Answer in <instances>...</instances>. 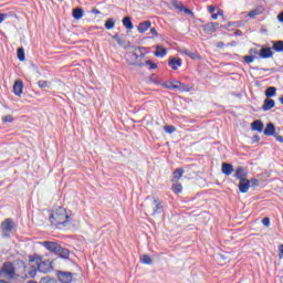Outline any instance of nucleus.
Wrapping results in <instances>:
<instances>
[{"mask_svg": "<svg viewBox=\"0 0 283 283\" xmlns=\"http://www.w3.org/2000/svg\"><path fill=\"white\" fill-rule=\"evenodd\" d=\"M262 224H263L264 227H271V219H269V218H263V219H262Z\"/></svg>", "mask_w": 283, "mask_h": 283, "instance_id": "nucleus-43", "label": "nucleus"}, {"mask_svg": "<svg viewBox=\"0 0 283 283\" xmlns=\"http://www.w3.org/2000/svg\"><path fill=\"white\" fill-rule=\"evenodd\" d=\"M40 283H56L54 279H50V276L41 279Z\"/></svg>", "mask_w": 283, "mask_h": 283, "instance_id": "nucleus-42", "label": "nucleus"}, {"mask_svg": "<svg viewBox=\"0 0 283 283\" xmlns=\"http://www.w3.org/2000/svg\"><path fill=\"white\" fill-rule=\"evenodd\" d=\"M94 12L95 14H101V11H98L97 9Z\"/></svg>", "mask_w": 283, "mask_h": 283, "instance_id": "nucleus-57", "label": "nucleus"}, {"mask_svg": "<svg viewBox=\"0 0 283 283\" xmlns=\"http://www.w3.org/2000/svg\"><path fill=\"white\" fill-rule=\"evenodd\" d=\"M42 247H45L48 251H51V253H54L55 255L61 249V245H59V243L52 241L42 242Z\"/></svg>", "mask_w": 283, "mask_h": 283, "instance_id": "nucleus-8", "label": "nucleus"}, {"mask_svg": "<svg viewBox=\"0 0 283 283\" xmlns=\"http://www.w3.org/2000/svg\"><path fill=\"white\" fill-rule=\"evenodd\" d=\"M164 132H166V134H174V132H176V127L172 125H166L164 126Z\"/></svg>", "mask_w": 283, "mask_h": 283, "instance_id": "nucleus-38", "label": "nucleus"}, {"mask_svg": "<svg viewBox=\"0 0 283 283\" xmlns=\"http://www.w3.org/2000/svg\"><path fill=\"white\" fill-rule=\"evenodd\" d=\"M251 127L253 132H262V129H264V124L262 120L258 119L251 124Z\"/></svg>", "mask_w": 283, "mask_h": 283, "instance_id": "nucleus-20", "label": "nucleus"}, {"mask_svg": "<svg viewBox=\"0 0 283 283\" xmlns=\"http://www.w3.org/2000/svg\"><path fill=\"white\" fill-rule=\"evenodd\" d=\"M150 34H153V36H158V31L156 30V28L150 29Z\"/></svg>", "mask_w": 283, "mask_h": 283, "instance_id": "nucleus-45", "label": "nucleus"}, {"mask_svg": "<svg viewBox=\"0 0 283 283\" xmlns=\"http://www.w3.org/2000/svg\"><path fill=\"white\" fill-rule=\"evenodd\" d=\"M27 283H36V282H34V281H29V282H27Z\"/></svg>", "mask_w": 283, "mask_h": 283, "instance_id": "nucleus-58", "label": "nucleus"}, {"mask_svg": "<svg viewBox=\"0 0 283 283\" xmlns=\"http://www.w3.org/2000/svg\"><path fill=\"white\" fill-rule=\"evenodd\" d=\"M144 65H149L150 70L158 69V64L154 63L151 60H147Z\"/></svg>", "mask_w": 283, "mask_h": 283, "instance_id": "nucleus-39", "label": "nucleus"}, {"mask_svg": "<svg viewBox=\"0 0 283 283\" xmlns=\"http://www.w3.org/2000/svg\"><path fill=\"white\" fill-rule=\"evenodd\" d=\"M150 28H151V21L146 20L139 23V25L137 27V30L139 34H145V32H147Z\"/></svg>", "mask_w": 283, "mask_h": 283, "instance_id": "nucleus-12", "label": "nucleus"}, {"mask_svg": "<svg viewBox=\"0 0 283 283\" xmlns=\"http://www.w3.org/2000/svg\"><path fill=\"white\" fill-rule=\"evenodd\" d=\"M277 19H279L280 23H283V11L281 13H279Z\"/></svg>", "mask_w": 283, "mask_h": 283, "instance_id": "nucleus-49", "label": "nucleus"}, {"mask_svg": "<svg viewBox=\"0 0 283 283\" xmlns=\"http://www.w3.org/2000/svg\"><path fill=\"white\" fill-rule=\"evenodd\" d=\"M73 17L77 20L83 19V9H78V8L74 9Z\"/></svg>", "mask_w": 283, "mask_h": 283, "instance_id": "nucleus-29", "label": "nucleus"}, {"mask_svg": "<svg viewBox=\"0 0 283 283\" xmlns=\"http://www.w3.org/2000/svg\"><path fill=\"white\" fill-rule=\"evenodd\" d=\"M221 171L224 176H231V174H233V165L223 163L221 165Z\"/></svg>", "mask_w": 283, "mask_h": 283, "instance_id": "nucleus-16", "label": "nucleus"}, {"mask_svg": "<svg viewBox=\"0 0 283 283\" xmlns=\"http://www.w3.org/2000/svg\"><path fill=\"white\" fill-rule=\"evenodd\" d=\"M8 17L7 13H0V23H3V20Z\"/></svg>", "mask_w": 283, "mask_h": 283, "instance_id": "nucleus-47", "label": "nucleus"}, {"mask_svg": "<svg viewBox=\"0 0 283 283\" xmlns=\"http://www.w3.org/2000/svg\"><path fill=\"white\" fill-rule=\"evenodd\" d=\"M32 268L36 269L40 273H51L53 271L52 261H41V258L36 256L30 260Z\"/></svg>", "mask_w": 283, "mask_h": 283, "instance_id": "nucleus-2", "label": "nucleus"}, {"mask_svg": "<svg viewBox=\"0 0 283 283\" xmlns=\"http://www.w3.org/2000/svg\"><path fill=\"white\" fill-rule=\"evenodd\" d=\"M233 178H235L237 180L241 181V180H247L249 178V171L247 170V168L239 166L235 169V172L233 175Z\"/></svg>", "mask_w": 283, "mask_h": 283, "instance_id": "nucleus-6", "label": "nucleus"}, {"mask_svg": "<svg viewBox=\"0 0 283 283\" xmlns=\"http://www.w3.org/2000/svg\"><path fill=\"white\" fill-rule=\"evenodd\" d=\"M265 136H274L275 135V125L273 123H269L264 129Z\"/></svg>", "mask_w": 283, "mask_h": 283, "instance_id": "nucleus-22", "label": "nucleus"}, {"mask_svg": "<svg viewBox=\"0 0 283 283\" xmlns=\"http://www.w3.org/2000/svg\"><path fill=\"white\" fill-rule=\"evenodd\" d=\"M253 143H260V136L255 135L252 137Z\"/></svg>", "mask_w": 283, "mask_h": 283, "instance_id": "nucleus-48", "label": "nucleus"}, {"mask_svg": "<svg viewBox=\"0 0 283 283\" xmlns=\"http://www.w3.org/2000/svg\"><path fill=\"white\" fill-rule=\"evenodd\" d=\"M219 27L220 24L218 22L207 23L203 25V32H206V34H213Z\"/></svg>", "mask_w": 283, "mask_h": 283, "instance_id": "nucleus-10", "label": "nucleus"}, {"mask_svg": "<svg viewBox=\"0 0 283 283\" xmlns=\"http://www.w3.org/2000/svg\"><path fill=\"white\" fill-rule=\"evenodd\" d=\"M211 19H213V20L218 19V14L217 13H212L211 14Z\"/></svg>", "mask_w": 283, "mask_h": 283, "instance_id": "nucleus-53", "label": "nucleus"}, {"mask_svg": "<svg viewBox=\"0 0 283 283\" xmlns=\"http://www.w3.org/2000/svg\"><path fill=\"white\" fill-rule=\"evenodd\" d=\"M259 14H262V11H260V9H254L248 13V17H250V19H255Z\"/></svg>", "mask_w": 283, "mask_h": 283, "instance_id": "nucleus-30", "label": "nucleus"}, {"mask_svg": "<svg viewBox=\"0 0 283 283\" xmlns=\"http://www.w3.org/2000/svg\"><path fill=\"white\" fill-rule=\"evenodd\" d=\"M273 107H275V101L269 97L265 98L262 106L263 112H270V109H273Z\"/></svg>", "mask_w": 283, "mask_h": 283, "instance_id": "nucleus-14", "label": "nucleus"}, {"mask_svg": "<svg viewBox=\"0 0 283 283\" xmlns=\"http://www.w3.org/2000/svg\"><path fill=\"white\" fill-rule=\"evenodd\" d=\"M122 23L126 30H134V23L132 22V18L125 17L122 20Z\"/></svg>", "mask_w": 283, "mask_h": 283, "instance_id": "nucleus-23", "label": "nucleus"}, {"mask_svg": "<svg viewBox=\"0 0 283 283\" xmlns=\"http://www.w3.org/2000/svg\"><path fill=\"white\" fill-rule=\"evenodd\" d=\"M235 34H237V36H242V31L238 30V31L235 32Z\"/></svg>", "mask_w": 283, "mask_h": 283, "instance_id": "nucleus-54", "label": "nucleus"}, {"mask_svg": "<svg viewBox=\"0 0 283 283\" xmlns=\"http://www.w3.org/2000/svg\"><path fill=\"white\" fill-rule=\"evenodd\" d=\"M168 65L171 67V70H178V67L182 65V60L172 57L169 60Z\"/></svg>", "mask_w": 283, "mask_h": 283, "instance_id": "nucleus-15", "label": "nucleus"}, {"mask_svg": "<svg viewBox=\"0 0 283 283\" xmlns=\"http://www.w3.org/2000/svg\"><path fill=\"white\" fill-rule=\"evenodd\" d=\"M171 189L174 193H182V185L178 184V181L172 184Z\"/></svg>", "mask_w": 283, "mask_h": 283, "instance_id": "nucleus-28", "label": "nucleus"}, {"mask_svg": "<svg viewBox=\"0 0 283 283\" xmlns=\"http://www.w3.org/2000/svg\"><path fill=\"white\" fill-rule=\"evenodd\" d=\"M176 83L177 84H175V90H178L179 92H191V87L185 83H181L180 81H176Z\"/></svg>", "mask_w": 283, "mask_h": 283, "instance_id": "nucleus-18", "label": "nucleus"}, {"mask_svg": "<svg viewBox=\"0 0 283 283\" xmlns=\"http://www.w3.org/2000/svg\"><path fill=\"white\" fill-rule=\"evenodd\" d=\"M14 227H17V223H14V220H12L11 218L2 221L0 224L2 238H10V235H12V231H14Z\"/></svg>", "mask_w": 283, "mask_h": 283, "instance_id": "nucleus-4", "label": "nucleus"}, {"mask_svg": "<svg viewBox=\"0 0 283 283\" xmlns=\"http://www.w3.org/2000/svg\"><path fill=\"white\" fill-rule=\"evenodd\" d=\"M13 94H15V96H21V94H23V81L18 80L14 82Z\"/></svg>", "mask_w": 283, "mask_h": 283, "instance_id": "nucleus-13", "label": "nucleus"}, {"mask_svg": "<svg viewBox=\"0 0 283 283\" xmlns=\"http://www.w3.org/2000/svg\"><path fill=\"white\" fill-rule=\"evenodd\" d=\"M185 174V169L182 168H177L175 169V171L172 172V182H178V180H180L182 178V175Z\"/></svg>", "mask_w": 283, "mask_h": 283, "instance_id": "nucleus-17", "label": "nucleus"}, {"mask_svg": "<svg viewBox=\"0 0 283 283\" xmlns=\"http://www.w3.org/2000/svg\"><path fill=\"white\" fill-rule=\"evenodd\" d=\"M172 83H174V85H178V83H176V81H174Z\"/></svg>", "mask_w": 283, "mask_h": 283, "instance_id": "nucleus-59", "label": "nucleus"}, {"mask_svg": "<svg viewBox=\"0 0 283 283\" xmlns=\"http://www.w3.org/2000/svg\"><path fill=\"white\" fill-rule=\"evenodd\" d=\"M208 10H209L210 14H213L216 12V7L209 6Z\"/></svg>", "mask_w": 283, "mask_h": 283, "instance_id": "nucleus-46", "label": "nucleus"}, {"mask_svg": "<svg viewBox=\"0 0 283 283\" xmlns=\"http://www.w3.org/2000/svg\"><path fill=\"white\" fill-rule=\"evenodd\" d=\"M49 220L51 224H54L57 229H63V227H67V224H70V214H67V210L65 208L60 207L55 212L51 213Z\"/></svg>", "mask_w": 283, "mask_h": 283, "instance_id": "nucleus-1", "label": "nucleus"}, {"mask_svg": "<svg viewBox=\"0 0 283 283\" xmlns=\"http://www.w3.org/2000/svg\"><path fill=\"white\" fill-rule=\"evenodd\" d=\"M276 93H277V88L275 86H270L265 91V96L266 98H273V96H275Z\"/></svg>", "mask_w": 283, "mask_h": 283, "instance_id": "nucleus-24", "label": "nucleus"}, {"mask_svg": "<svg viewBox=\"0 0 283 283\" xmlns=\"http://www.w3.org/2000/svg\"><path fill=\"white\" fill-rule=\"evenodd\" d=\"M249 189H251V181L249 179L239 181V191L241 193H248Z\"/></svg>", "mask_w": 283, "mask_h": 283, "instance_id": "nucleus-11", "label": "nucleus"}, {"mask_svg": "<svg viewBox=\"0 0 283 283\" xmlns=\"http://www.w3.org/2000/svg\"><path fill=\"white\" fill-rule=\"evenodd\" d=\"M184 54H186V56H189L190 59H200V56L198 55V53L189 51V50H185Z\"/></svg>", "mask_w": 283, "mask_h": 283, "instance_id": "nucleus-31", "label": "nucleus"}, {"mask_svg": "<svg viewBox=\"0 0 283 283\" xmlns=\"http://www.w3.org/2000/svg\"><path fill=\"white\" fill-rule=\"evenodd\" d=\"M72 272H59L57 279L61 283H72Z\"/></svg>", "mask_w": 283, "mask_h": 283, "instance_id": "nucleus-9", "label": "nucleus"}, {"mask_svg": "<svg viewBox=\"0 0 283 283\" xmlns=\"http://www.w3.org/2000/svg\"><path fill=\"white\" fill-rule=\"evenodd\" d=\"M163 87H165L166 90H176V84H174V82H165L161 84Z\"/></svg>", "mask_w": 283, "mask_h": 283, "instance_id": "nucleus-34", "label": "nucleus"}, {"mask_svg": "<svg viewBox=\"0 0 283 283\" xmlns=\"http://www.w3.org/2000/svg\"><path fill=\"white\" fill-rule=\"evenodd\" d=\"M222 14H224V11H222L221 9H219L218 12H217V17H222Z\"/></svg>", "mask_w": 283, "mask_h": 283, "instance_id": "nucleus-51", "label": "nucleus"}, {"mask_svg": "<svg viewBox=\"0 0 283 283\" xmlns=\"http://www.w3.org/2000/svg\"><path fill=\"white\" fill-rule=\"evenodd\" d=\"M155 56L159 59H164V56H167V49L161 48L160 45L156 46Z\"/></svg>", "mask_w": 283, "mask_h": 283, "instance_id": "nucleus-21", "label": "nucleus"}, {"mask_svg": "<svg viewBox=\"0 0 283 283\" xmlns=\"http://www.w3.org/2000/svg\"><path fill=\"white\" fill-rule=\"evenodd\" d=\"M114 25H116V20H114V18H109L108 20H106L105 22L106 30H114Z\"/></svg>", "mask_w": 283, "mask_h": 283, "instance_id": "nucleus-26", "label": "nucleus"}, {"mask_svg": "<svg viewBox=\"0 0 283 283\" xmlns=\"http://www.w3.org/2000/svg\"><path fill=\"white\" fill-rule=\"evenodd\" d=\"M18 59L19 61H25V50L23 48L18 49Z\"/></svg>", "mask_w": 283, "mask_h": 283, "instance_id": "nucleus-33", "label": "nucleus"}, {"mask_svg": "<svg viewBox=\"0 0 283 283\" xmlns=\"http://www.w3.org/2000/svg\"><path fill=\"white\" fill-rule=\"evenodd\" d=\"M276 140H277L279 143H283V136H281V135L276 136Z\"/></svg>", "mask_w": 283, "mask_h": 283, "instance_id": "nucleus-52", "label": "nucleus"}, {"mask_svg": "<svg viewBox=\"0 0 283 283\" xmlns=\"http://www.w3.org/2000/svg\"><path fill=\"white\" fill-rule=\"evenodd\" d=\"M153 212L151 216H156L158 213H163L164 207H163V200H160L158 197H153Z\"/></svg>", "mask_w": 283, "mask_h": 283, "instance_id": "nucleus-7", "label": "nucleus"}, {"mask_svg": "<svg viewBox=\"0 0 283 283\" xmlns=\"http://www.w3.org/2000/svg\"><path fill=\"white\" fill-rule=\"evenodd\" d=\"M140 50H145V46H136L133 52L126 53V61L128 62V65H136L137 67H145V63L139 61Z\"/></svg>", "mask_w": 283, "mask_h": 283, "instance_id": "nucleus-3", "label": "nucleus"}, {"mask_svg": "<svg viewBox=\"0 0 283 283\" xmlns=\"http://www.w3.org/2000/svg\"><path fill=\"white\" fill-rule=\"evenodd\" d=\"M0 277H7V280H12L14 277V265L10 262L3 264L0 270Z\"/></svg>", "mask_w": 283, "mask_h": 283, "instance_id": "nucleus-5", "label": "nucleus"}, {"mask_svg": "<svg viewBox=\"0 0 283 283\" xmlns=\"http://www.w3.org/2000/svg\"><path fill=\"white\" fill-rule=\"evenodd\" d=\"M187 14H191V10L186 9Z\"/></svg>", "mask_w": 283, "mask_h": 283, "instance_id": "nucleus-56", "label": "nucleus"}, {"mask_svg": "<svg viewBox=\"0 0 283 283\" xmlns=\"http://www.w3.org/2000/svg\"><path fill=\"white\" fill-rule=\"evenodd\" d=\"M243 61H245V63H253V61H255V56H253V55H245L243 57Z\"/></svg>", "mask_w": 283, "mask_h": 283, "instance_id": "nucleus-41", "label": "nucleus"}, {"mask_svg": "<svg viewBox=\"0 0 283 283\" xmlns=\"http://www.w3.org/2000/svg\"><path fill=\"white\" fill-rule=\"evenodd\" d=\"M13 122H14V117L12 115H6L2 117L3 125H6V123H13Z\"/></svg>", "mask_w": 283, "mask_h": 283, "instance_id": "nucleus-37", "label": "nucleus"}, {"mask_svg": "<svg viewBox=\"0 0 283 283\" xmlns=\"http://www.w3.org/2000/svg\"><path fill=\"white\" fill-rule=\"evenodd\" d=\"M140 262H142V264H151L153 260H151V256L144 254L140 258Z\"/></svg>", "mask_w": 283, "mask_h": 283, "instance_id": "nucleus-32", "label": "nucleus"}, {"mask_svg": "<svg viewBox=\"0 0 283 283\" xmlns=\"http://www.w3.org/2000/svg\"><path fill=\"white\" fill-rule=\"evenodd\" d=\"M251 52L254 53V54H258V50L251 49Z\"/></svg>", "mask_w": 283, "mask_h": 283, "instance_id": "nucleus-55", "label": "nucleus"}, {"mask_svg": "<svg viewBox=\"0 0 283 283\" xmlns=\"http://www.w3.org/2000/svg\"><path fill=\"white\" fill-rule=\"evenodd\" d=\"M250 182V187H260V180H258L256 178H252L251 180H249Z\"/></svg>", "mask_w": 283, "mask_h": 283, "instance_id": "nucleus-40", "label": "nucleus"}, {"mask_svg": "<svg viewBox=\"0 0 283 283\" xmlns=\"http://www.w3.org/2000/svg\"><path fill=\"white\" fill-rule=\"evenodd\" d=\"M143 59H145V53H143V50L139 52V61L143 62Z\"/></svg>", "mask_w": 283, "mask_h": 283, "instance_id": "nucleus-50", "label": "nucleus"}, {"mask_svg": "<svg viewBox=\"0 0 283 283\" xmlns=\"http://www.w3.org/2000/svg\"><path fill=\"white\" fill-rule=\"evenodd\" d=\"M261 59H271L273 56V51H271V48H263L260 51Z\"/></svg>", "mask_w": 283, "mask_h": 283, "instance_id": "nucleus-19", "label": "nucleus"}, {"mask_svg": "<svg viewBox=\"0 0 283 283\" xmlns=\"http://www.w3.org/2000/svg\"><path fill=\"white\" fill-rule=\"evenodd\" d=\"M113 40L116 41L118 43V45H124V43H125V40L123 38H120V35H118V33L113 35Z\"/></svg>", "mask_w": 283, "mask_h": 283, "instance_id": "nucleus-35", "label": "nucleus"}, {"mask_svg": "<svg viewBox=\"0 0 283 283\" xmlns=\"http://www.w3.org/2000/svg\"><path fill=\"white\" fill-rule=\"evenodd\" d=\"M38 85H39V87H40L41 90H44V87L50 88V82H48V81L40 80V81L38 82Z\"/></svg>", "mask_w": 283, "mask_h": 283, "instance_id": "nucleus-36", "label": "nucleus"}, {"mask_svg": "<svg viewBox=\"0 0 283 283\" xmlns=\"http://www.w3.org/2000/svg\"><path fill=\"white\" fill-rule=\"evenodd\" d=\"M279 258H280V260H282V258H283V244L279 245Z\"/></svg>", "mask_w": 283, "mask_h": 283, "instance_id": "nucleus-44", "label": "nucleus"}, {"mask_svg": "<svg viewBox=\"0 0 283 283\" xmlns=\"http://www.w3.org/2000/svg\"><path fill=\"white\" fill-rule=\"evenodd\" d=\"M56 255H60V258H63V260H67V258H70V250L60 245V250Z\"/></svg>", "mask_w": 283, "mask_h": 283, "instance_id": "nucleus-25", "label": "nucleus"}, {"mask_svg": "<svg viewBox=\"0 0 283 283\" xmlns=\"http://www.w3.org/2000/svg\"><path fill=\"white\" fill-rule=\"evenodd\" d=\"M272 48L275 52H283V41L273 42Z\"/></svg>", "mask_w": 283, "mask_h": 283, "instance_id": "nucleus-27", "label": "nucleus"}]
</instances>
